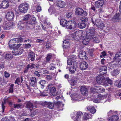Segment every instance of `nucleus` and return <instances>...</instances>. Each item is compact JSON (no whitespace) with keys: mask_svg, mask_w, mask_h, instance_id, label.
<instances>
[{"mask_svg":"<svg viewBox=\"0 0 121 121\" xmlns=\"http://www.w3.org/2000/svg\"><path fill=\"white\" fill-rule=\"evenodd\" d=\"M23 37L21 36L19 38H16L11 40L8 44L9 48H13V50H15L16 47H19L21 45L20 43L23 41V38L22 37Z\"/></svg>","mask_w":121,"mask_h":121,"instance_id":"obj_1","label":"nucleus"},{"mask_svg":"<svg viewBox=\"0 0 121 121\" xmlns=\"http://www.w3.org/2000/svg\"><path fill=\"white\" fill-rule=\"evenodd\" d=\"M91 20L92 23L95 25H96L99 29H104L105 25L102 21L99 19L96 20L94 17H92Z\"/></svg>","mask_w":121,"mask_h":121,"instance_id":"obj_2","label":"nucleus"},{"mask_svg":"<svg viewBox=\"0 0 121 121\" xmlns=\"http://www.w3.org/2000/svg\"><path fill=\"white\" fill-rule=\"evenodd\" d=\"M103 75L100 74L96 77V82L99 84L102 83V85L104 86H108V84L106 81L105 78L103 76Z\"/></svg>","mask_w":121,"mask_h":121,"instance_id":"obj_3","label":"nucleus"},{"mask_svg":"<svg viewBox=\"0 0 121 121\" xmlns=\"http://www.w3.org/2000/svg\"><path fill=\"white\" fill-rule=\"evenodd\" d=\"M31 18L29 21H26L25 22L26 24V26L30 29L34 28L35 25L36 23V19L35 17H32Z\"/></svg>","mask_w":121,"mask_h":121,"instance_id":"obj_4","label":"nucleus"},{"mask_svg":"<svg viewBox=\"0 0 121 121\" xmlns=\"http://www.w3.org/2000/svg\"><path fill=\"white\" fill-rule=\"evenodd\" d=\"M77 26L75 22L73 21L72 22L70 21H67L65 27L67 29L72 30L75 28Z\"/></svg>","mask_w":121,"mask_h":121,"instance_id":"obj_5","label":"nucleus"},{"mask_svg":"<svg viewBox=\"0 0 121 121\" xmlns=\"http://www.w3.org/2000/svg\"><path fill=\"white\" fill-rule=\"evenodd\" d=\"M70 37L72 38V39H74L76 40H79L81 39H82L83 38L84 39V37L80 33L79 31H77L75 32L73 34H71L70 35Z\"/></svg>","mask_w":121,"mask_h":121,"instance_id":"obj_6","label":"nucleus"},{"mask_svg":"<svg viewBox=\"0 0 121 121\" xmlns=\"http://www.w3.org/2000/svg\"><path fill=\"white\" fill-rule=\"evenodd\" d=\"M28 4L27 3L22 4L19 7L18 10L22 13H25L28 9Z\"/></svg>","mask_w":121,"mask_h":121,"instance_id":"obj_7","label":"nucleus"},{"mask_svg":"<svg viewBox=\"0 0 121 121\" xmlns=\"http://www.w3.org/2000/svg\"><path fill=\"white\" fill-rule=\"evenodd\" d=\"M75 13L76 15L82 16H86L87 15L86 11L82 9L79 7L76 9Z\"/></svg>","mask_w":121,"mask_h":121,"instance_id":"obj_8","label":"nucleus"},{"mask_svg":"<svg viewBox=\"0 0 121 121\" xmlns=\"http://www.w3.org/2000/svg\"><path fill=\"white\" fill-rule=\"evenodd\" d=\"M83 114L82 112L80 111H78L76 113V114H73L72 116V118L74 121H80L81 118V116Z\"/></svg>","mask_w":121,"mask_h":121,"instance_id":"obj_9","label":"nucleus"},{"mask_svg":"<svg viewBox=\"0 0 121 121\" xmlns=\"http://www.w3.org/2000/svg\"><path fill=\"white\" fill-rule=\"evenodd\" d=\"M95 32V28L94 27L91 28L88 31H86L87 38L91 39L94 35Z\"/></svg>","mask_w":121,"mask_h":121,"instance_id":"obj_10","label":"nucleus"},{"mask_svg":"<svg viewBox=\"0 0 121 121\" xmlns=\"http://www.w3.org/2000/svg\"><path fill=\"white\" fill-rule=\"evenodd\" d=\"M77 62L74 61L73 63V65H72L70 68L69 69V71L71 73H74L76 70V68L77 67Z\"/></svg>","mask_w":121,"mask_h":121,"instance_id":"obj_11","label":"nucleus"},{"mask_svg":"<svg viewBox=\"0 0 121 121\" xmlns=\"http://www.w3.org/2000/svg\"><path fill=\"white\" fill-rule=\"evenodd\" d=\"M86 53L85 51H81L79 52L78 55L79 57L81 59L84 60H86L87 57L86 56Z\"/></svg>","mask_w":121,"mask_h":121,"instance_id":"obj_12","label":"nucleus"},{"mask_svg":"<svg viewBox=\"0 0 121 121\" xmlns=\"http://www.w3.org/2000/svg\"><path fill=\"white\" fill-rule=\"evenodd\" d=\"M87 63L85 61L81 62L80 65V69L82 70H84L88 67Z\"/></svg>","mask_w":121,"mask_h":121,"instance_id":"obj_13","label":"nucleus"},{"mask_svg":"<svg viewBox=\"0 0 121 121\" xmlns=\"http://www.w3.org/2000/svg\"><path fill=\"white\" fill-rule=\"evenodd\" d=\"M56 6L58 7L63 8L66 5V3L62 0H57L56 1Z\"/></svg>","mask_w":121,"mask_h":121,"instance_id":"obj_14","label":"nucleus"},{"mask_svg":"<svg viewBox=\"0 0 121 121\" xmlns=\"http://www.w3.org/2000/svg\"><path fill=\"white\" fill-rule=\"evenodd\" d=\"M15 50L16 51H15L11 52L13 53V55L15 56L20 55L22 53L23 51V49L21 48H16L15 51Z\"/></svg>","mask_w":121,"mask_h":121,"instance_id":"obj_15","label":"nucleus"},{"mask_svg":"<svg viewBox=\"0 0 121 121\" xmlns=\"http://www.w3.org/2000/svg\"><path fill=\"white\" fill-rule=\"evenodd\" d=\"M121 18V13H116L112 18V20L113 21L118 22L120 20Z\"/></svg>","mask_w":121,"mask_h":121,"instance_id":"obj_16","label":"nucleus"},{"mask_svg":"<svg viewBox=\"0 0 121 121\" xmlns=\"http://www.w3.org/2000/svg\"><path fill=\"white\" fill-rule=\"evenodd\" d=\"M14 13L11 11L8 12L7 13L6 17L7 19L9 21H10L13 19V18Z\"/></svg>","mask_w":121,"mask_h":121,"instance_id":"obj_17","label":"nucleus"},{"mask_svg":"<svg viewBox=\"0 0 121 121\" xmlns=\"http://www.w3.org/2000/svg\"><path fill=\"white\" fill-rule=\"evenodd\" d=\"M103 4L104 1L103 0H99L96 2L95 6L96 8H99L103 6Z\"/></svg>","mask_w":121,"mask_h":121,"instance_id":"obj_18","label":"nucleus"},{"mask_svg":"<svg viewBox=\"0 0 121 121\" xmlns=\"http://www.w3.org/2000/svg\"><path fill=\"white\" fill-rule=\"evenodd\" d=\"M63 43V46L64 49H69L70 47V44L68 40H64Z\"/></svg>","mask_w":121,"mask_h":121,"instance_id":"obj_19","label":"nucleus"},{"mask_svg":"<svg viewBox=\"0 0 121 121\" xmlns=\"http://www.w3.org/2000/svg\"><path fill=\"white\" fill-rule=\"evenodd\" d=\"M80 91L82 94L84 95H86L88 93L87 90L86 86H82L80 88Z\"/></svg>","mask_w":121,"mask_h":121,"instance_id":"obj_20","label":"nucleus"},{"mask_svg":"<svg viewBox=\"0 0 121 121\" xmlns=\"http://www.w3.org/2000/svg\"><path fill=\"white\" fill-rule=\"evenodd\" d=\"M107 67L105 66L101 67L99 68V72H102L101 74L104 75L107 73Z\"/></svg>","mask_w":121,"mask_h":121,"instance_id":"obj_21","label":"nucleus"},{"mask_svg":"<svg viewBox=\"0 0 121 121\" xmlns=\"http://www.w3.org/2000/svg\"><path fill=\"white\" fill-rule=\"evenodd\" d=\"M25 22H26L21 21L18 23L17 26L20 30L22 29L25 26H26V24Z\"/></svg>","mask_w":121,"mask_h":121,"instance_id":"obj_22","label":"nucleus"},{"mask_svg":"<svg viewBox=\"0 0 121 121\" xmlns=\"http://www.w3.org/2000/svg\"><path fill=\"white\" fill-rule=\"evenodd\" d=\"M36 103L37 102H35L34 103L35 104V106L32 103H31L30 102H27L26 107V108H33L34 107L37 108V106H36L35 105Z\"/></svg>","mask_w":121,"mask_h":121,"instance_id":"obj_23","label":"nucleus"},{"mask_svg":"<svg viewBox=\"0 0 121 121\" xmlns=\"http://www.w3.org/2000/svg\"><path fill=\"white\" fill-rule=\"evenodd\" d=\"M1 4L2 6H1V7L3 9L7 8L9 5V2L6 0H4L3 1Z\"/></svg>","mask_w":121,"mask_h":121,"instance_id":"obj_24","label":"nucleus"},{"mask_svg":"<svg viewBox=\"0 0 121 121\" xmlns=\"http://www.w3.org/2000/svg\"><path fill=\"white\" fill-rule=\"evenodd\" d=\"M4 102H2V112H4V109L5 108V106L4 105L6 104V102L9 103V101L8 99H3Z\"/></svg>","mask_w":121,"mask_h":121,"instance_id":"obj_25","label":"nucleus"},{"mask_svg":"<svg viewBox=\"0 0 121 121\" xmlns=\"http://www.w3.org/2000/svg\"><path fill=\"white\" fill-rule=\"evenodd\" d=\"M32 17V15L30 14H28L26 15L23 16L22 19V20L23 22H26V21H28V20L30 18H31Z\"/></svg>","mask_w":121,"mask_h":121,"instance_id":"obj_26","label":"nucleus"},{"mask_svg":"<svg viewBox=\"0 0 121 121\" xmlns=\"http://www.w3.org/2000/svg\"><path fill=\"white\" fill-rule=\"evenodd\" d=\"M87 109L92 114H94L96 112V109L93 107H87Z\"/></svg>","mask_w":121,"mask_h":121,"instance_id":"obj_27","label":"nucleus"},{"mask_svg":"<svg viewBox=\"0 0 121 121\" xmlns=\"http://www.w3.org/2000/svg\"><path fill=\"white\" fill-rule=\"evenodd\" d=\"M13 24L12 23H10L6 24L4 26V29L5 30H9L12 27Z\"/></svg>","mask_w":121,"mask_h":121,"instance_id":"obj_28","label":"nucleus"},{"mask_svg":"<svg viewBox=\"0 0 121 121\" xmlns=\"http://www.w3.org/2000/svg\"><path fill=\"white\" fill-rule=\"evenodd\" d=\"M28 55L29 60H30L31 61H33L34 60L35 55L34 53L33 52H30L28 54Z\"/></svg>","mask_w":121,"mask_h":121,"instance_id":"obj_29","label":"nucleus"},{"mask_svg":"<svg viewBox=\"0 0 121 121\" xmlns=\"http://www.w3.org/2000/svg\"><path fill=\"white\" fill-rule=\"evenodd\" d=\"M118 118L119 117L117 116H113L109 118L108 121H117Z\"/></svg>","mask_w":121,"mask_h":121,"instance_id":"obj_30","label":"nucleus"},{"mask_svg":"<svg viewBox=\"0 0 121 121\" xmlns=\"http://www.w3.org/2000/svg\"><path fill=\"white\" fill-rule=\"evenodd\" d=\"M86 25L84 23H79L78 25V27L80 29H83L86 26Z\"/></svg>","mask_w":121,"mask_h":121,"instance_id":"obj_31","label":"nucleus"},{"mask_svg":"<svg viewBox=\"0 0 121 121\" xmlns=\"http://www.w3.org/2000/svg\"><path fill=\"white\" fill-rule=\"evenodd\" d=\"M30 113H29V115L31 117H33L36 115L37 113L36 110H33V109H30Z\"/></svg>","mask_w":121,"mask_h":121,"instance_id":"obj_32","label":"nucleus"},{"mask_svg":"<svg viewBox=\"0 0 121 121\" xmlns=\"http://www.w3.org/2000/svg\"><path fill=\"white\" fill-rule=\"evenodd\" d=\"M11 52L8 53L5 55V58L6 59L8 60L11 59L13 57V56L11 55Z\"/></svg>","mask_w":121,"mask_h":121,"instance_id":"obj_33","label":"nucleus"},{"mask_svg":"<svg viewBox=\"0 0 121 121\" xmlns=\"http://www.w3.org/2000/svg\"><path fill=\"white\" fill-rule=\"evenodd\" d=\"M85 116L84 117V119L86 120L88 119L91 118L92 115L89 113H85L84 114Z\"/></svg>","mask_w":121,"mask_h":121,"instance_id":"obj_34","label":"nucleus"},{"mask_svg":"<svg viewBox=\"0 0 121 121\" xmlns=\"http://www.w3.org/2000/svg\"><path fill=\"white\" fill-rule=\"evenodd\" d=\"M67 22V21L65 19H61L60 21V24L63 27H65Z\"/></svg>","mask_w":121,"mask_h":121,"instance_id":"obj_35","label":"nucleus"},{"mask_svg":"<svg viewBox=\"0 0 121 121\" xmlns=\"http://www.w3.org/2000/svg\"><path fill=\"white\" fill-rule=\"evenodd\" d=\"M96 87L97 92L99 93H102L104 91L105 89L104 88L98 86H96Z\"/></svg>","mask_w":121,"mask_h":121,"instance_id":"obj_36","label":"nucleus"},{"mask_svg":"<svg viewBox=\"0 0 121 121\" xmlns=\"http://www.w3.org/2000/svg\"><path fill=\"white\" fill-rule=\"evenodd\" d=\"M120 72V71L118 69H114L112 72L111 74L112 75H116L118 74Z\"/></svg>","mask_w":121,"mask_h":121,"instance_id":"obj_37","label":"nucleus"},{"mask_svg":"<svg viewBox=\"0 0 121 121\" xmlns=\"http://www.w3.org/2000/svg\"><path fill=\"white\" fill-rule=\"evenodd\" d=\"M54 105V104L53 103L48 102L47 107L49 108L52 109L53 108Z\"/></svg>","mask_w":121,"mask_h":121,"instance_id":"obj_38","label":"nucleus"},{"mask_svg":"<svg viewBox=\"0 0 121 121\" xmlns=\"http://www.w3.org/2000/svg\"><path fill=\"white\" fill-rule=\"evenodd\" d=\"M121 59L115 54V56L113 58V60L114 61H116L117 62V63H118L120 61Z\"/></svg>","mask_w":121,"mask_h":121,"instance_id":"obj_39","label":"nucleus"},{"mask_svg":"<svg viewBox=\"0 0 121 121\" xmlns=\"http://www.w3.org/2000/svg\"><path fill=\"white\" fill-rule=\"evenodd\" d=\"M89 39L88 38H87V36H86V39H82V43H83L85 45H86L88 44L89 43Z\"/></svg>","mask_w":121,"mask_h":121,"instance_id":"obj_40","label":"nucleus"},{"mask_svg":"<svg viewBox=\"0 0 121 121\" xmlns=\"http://www.w3.org/2000/svg\"><path fill=\"white\" fill-rule=\"evenodd\" d=\"M90 90V92L91 93H93L94 94L97 91V88H95L94 87L91 88Z\"/></svg>","mask_w":121,"mask_h":121,"instance_id":"obj_41","label":"nucleus"},{"mask_svg":"<svg viewBox=\"0 0 121 121\" xmlns=\"http://www.w3.org/2000/svg\"><path fill=\"white\" fill-rule=\"evenodd\" d=\"M80 20L82 22H87L88 19L87 17H82L81 18Z\"/></svg>","mask_w":121,"mask_h":121,"instance_id":"obj_42","label":"nucleus"},{"mask_svg":"<svg viewBox=\"0 0 121 121\" xmlns=\"http://www.w3.org/2000/svg\"><path fill=\"white\" fill-rule=\"evenodd\" d=\"M56 89L55 87H53L50 89V92L53 95H54V93L56 91Z\"/></svg>","mask_w":121,"mask_h":121,"instance_id":"obj_43","label":"nucleus"},{"mask_svg":"<svg viewBox=\"0 0 121 121\" xmlns=\"http://www.w3.org/2000/svg\"><path fill=\"white\" fill-rule=\"evenodd\" d=\"M115 85L117 87H121V80L120 81H116Z\"/></svg>","mask_w":121,"mask_h":121,"instance_id":"obj_44","label":"nucleus"},{"mask_svg":"<svg viewBox=\"0 0 121 121\" xmlns=\"http://www.w3.org/2000/svg\"><path fill=\"white\" fill-rule=\"evenodd\" d=\"M106 82L110 85H112L113 84V81L108 77H107L106 78Z\"/></svg>","mask_w":121,"mask_h":121,"instance_id":"obj_45","label":"nucleus"},{"mask_svg":"<svg viewBox=\"0 0 121 121\" xmlns=\"http://www.w3.org/2000/svg\"><path fill=\"white\" fill-rule=\"evenodd\" d=\"M48 102L47 101L40 102L39 103V104L43 106L47 107V106Z\"/></svg>","mask_w":121,"mask_h":121,"instance_id":"obj_46","label":"nucleus"},{"mask_svg":"<svg viewBox=\"0 0 121 121\" xmlns=\"http://www.w3.org/2000/svg\"><path fill=\"white\" fill-rule=\"evenodd\" d=\"M73 13L72 12H67L66 14V17L68 18H70L72 17V15Z\"/></svg>","mask_w":121,"mask_h":121,"instance_id":"obj_47","label":"nucleus"},{"mask_svg":"<svg viewBox=\"0 0 121 121\" xmlns=\"http://www.w3.org/2000/svg\"><path fill=\"white\" fill-rule=\"evenodd\" d=\"M91 39H93V41L96 43H99V41L98 39V38L96 37L93 36L91 38Z\"/></svg>","mask_w":121,"mask_h":121,"instance_id":"obj_48","label":"nucleus"},{"mask_svg":"<svg viewBox=\"0 0 121 121\" xmlns=\"http://www.w3.org/2000/svg\"><path fill=\"white\" fill-rule=\"evenodd\" d=\"M76 55H72L69 58L71 59V60H72L73 62V63L74 61L76 62L75 60L76 58Z\"/></svg>","mask_w":121,"mask_h":121,"instance_id":"obj_49","label":"nucleus"},{"mask_svg":"<svg viewBox=\"0 0 121 121\" xmlns=\"http://www.w3.org/2000/svg\"><path fill=\"white\" fill-rule=\"evenodd\" d=\"M52 56V54H48L46 58L47 60L48 61H49L50 60Z\"/></svg>","mask_w":121,"mask_h":121,"instance_id":"obj_50","label":"nucleus"},{"mask_svg":"<svg viewBox=\"0 0 121 121\" xmlns=\"http://www.w3.org/2000/svg\"><path fill=\"white\" fill-rule=\"evenodd\" d=\"M22 106V105L20 104H14V108L17 109L21 108Z\"/></svg>","mask_w":121,"mask_h":121,"instance_id":"obj_51","label":"nucleus"},{"mask_svg":"<svg viewBox=\"0 0 121 121\" xmlns=\"http://www.w3.org/2000/svg\"><path fill=\"white\" fill-rule=\"evenodd\" d=\"M115 65V64H113L111 62L109 64L108 68L110 69H111L113 68Z\"/></svg>","mask_w":121,"mask_h":121,"instance_id":"obj_52","label":"nucleus"},{"mask_svg":"<svg viewBox=\"0 0 121 121\" xmlns=\"http://www.w3.org/2000/svg\"><path fill=\"white\" fill-rule=\"evenodd\" d=\"M46 82L44 80L40 81L39 82V83L42 86H44V84H45Z\"/></svg>","mask_w":121,"mask_h":121,"instance_id":"obj_53","label":"nucleus"},{"mask_svg":"<svg viewBox=\"0 0 121 121\" xmlns=\"http://www.w3.org/2000/svg\"><path fill=\"white\" fill-rule=\"evenodd\" d=\"M77 82V80H73L70 83L71 85V86H73L76 85Z\"/></svg>","mask_w":121,"mask_h":121,"instance_id":"obj_54","label":"nucleus"},{"mask_svg":"<svg viewBox=\"0 0 121 121\" xmlns=\"http://www.w3.org/2000/svg\"><path fill=\"white\" fill-rule=\"evenodd\" d=\"M37 82H30L29 86L34 87H35L36 85Z\"/></svg>","mask_w":121,"mask_h":121,"instance_id":"obj_55","label":"nucleus"},{"mask_svg":"<svg viewBox=\"0 0 121 121\" xmlns=\"http://www.w3.org/2000/svg\"><path fill=\"white\" fill-rule=\"evenodd\" d=\"M30 82H37L36 78L35 77H33L30 79Z\"/></svg>","mask_w":121,"mask_h":121,"instance_id":"obj_56","label":"nucleus"},{"mask_svg":"<svg viewBox=\"0 0 121 121\" xmlns=\"http://www.w3.org/2000/svg\"><path fill=\"white\" fill-rule=\"evenodd\" d=\"M73 62L71 60V59L69 58L68 60H67V64L68 65H73L72 63H73Z\"/></svg>","mask_w":121,"mask_h":121,"instance_id":"obj_57","label":"nucleus"},{"mask_svg":"<svg viewBox=\"0 0 121 121\" xmlns=\"http://www.w3.org/2000/svg\"><path fill=\"white\" fill-rule=\"evenodd\" d=\"M36 10L37 12H40L41 10V8L39 5H37L36 7Z\"/></svg>","mask_w":121,"mask_h":121,"instance_id":"obj_58","label":"nucleus"},{"mask_svg":"<svg viewBox=\"0 0 121 121\" xmlns=\"http://www.w3.org/2000/svg\"><path fill=\"white\" fill-rule=\"evenodd\" d=\"M116 54L121 58V50L118 51Z\"/></svg>","mask_w":121,"mask_h":121,"instance_id":"obj_59","label":"nucleus"},{"mask_svg":"<svg viewBox=\"0 0 121 121\" xmlns=\"http://www.w3.org/2000/svg\"><path fill=\"white\" fill-rule=\"evenodd\" d=\"M29 65V67L30 69H33L34 67L35 66V65L34 64H33L30 65V64H29L28 65Z\"/></svg>","mask_w":121,"mask_h":121,"instance_id":"obj_60","label":"nucleus"},{"mask_svg":"<svg viewBox=\"0 0 121 121\" xmlns=\"http://www.w3.org/2000/svg\"><path fill=\"white\" fill-rule=\"evenodd\" d=\"M31 46V45L30 44L27 43L24 45L25 48H29Z\"/></svg>","mask_w":121,"mask_h":121,"instance_id":"obj_61","label":"nucleus"},{"mask_svg":"<svg viewBox=\"0 0 121 121\" xmlns=\"http://www.w3.org/2000/svg\"><path fill=\"white\" fill-rule=\"evenodd\" d=\"M108 94H106L105 95H100L99 97H100V98H101L102 99H104L107 98V96H108Z\"/></svg>","mask_w":121,"mask_h":121,"instance_id":"obj_62","label":"nucleus"},{"mask_svg":"<svg viewBox=\"0 0 121 121\" xmlns=\"http://www.w3.org/2000/svg\"><path fill=\"white\" fill-rule=\"evenodd\" d=\"M20 82V79L19 78H17L15 81V83L19 85L18 83Z\"/></svg>","mask_w":121,"mask_h":121,"instance_id":"obj_63","label":"nucleus"},{"mask_svg":"<svg viewBox=\"0 0 121 121\" xmlns=\"http://www.w3.org/2000/svg\"><path fill=\"white\" fill-rule=\"evenodd\" d=\"M1 121H10L6 117H4L2 119Z\"/></svg>","mask_w":121,"mask_h":121,"instance_id":"obj_64","label":"nucleus"}]
</instances>
